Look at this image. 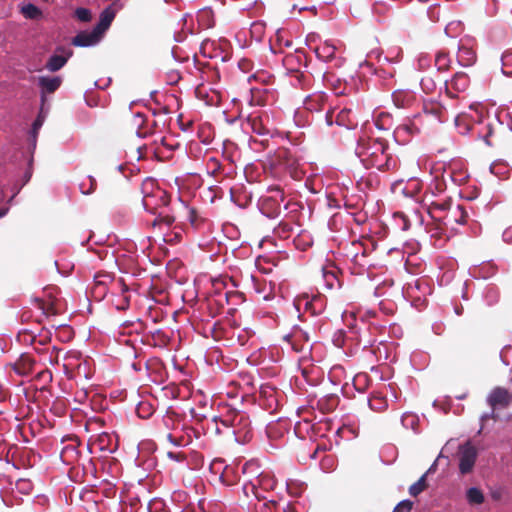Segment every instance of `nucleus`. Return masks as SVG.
Instances as JSON below:
<instances>
[{
	"mask_svg": "<svg viewBox=\"0 0 512 512\" xmlns=\"http://www.w3.org/2000/svg\"><path fill=\"white\" fill-rule=\"evenodd\" d=\"M115 15L116 12L112 9L111 6L106 7L100 13L99 21L94 28L101 36H103L104 33L109 29L112 21L115 18Z\"/></svg>",
	"mask_w": 512,
	"mask_h": 512,
	"instance_id": "nucleus-13",
	"label": "nucleus"
},
{
	"mask_svg": "<svg viewBox=\"0 0 512 512\" xmlns=\"http://www.w3.org/2000/svg\"><path fill=\"white\" fill-rule=\"evenodd\" d=\"M249 122L251 124L252 130L254 133H256L260 136H265V135L270 134L269 130L261 125L260 120L257 117L250 118Z\"/></svg>",
	"mask_w": 512,
	"mask_h": 512,
	"instance_id": "nucleus-25",
	"label": "nucleus"
},
{
	"mask_svg": "<svg viewBox=\"0 0 512 512\" xmlns=\"http://www.w3.org/2000/svg\"><path fill=\"white\" fill-rule=\"evenodd\" d=\"M167 439H168V441H169L172 445H174V446H176V447L183 446V437L176 438V437H174L171 433H169V434L167 435Z\"/></svg>",
	"mask_w": 512,
	"mask_h": 512,
	"instance_id": "nucleus-36",
	"label": "nucleus"
},
{
	"mask_svg": "<svg viewBox=\"0 0 512 512\" xmlns=\"http://www.w3.org/2000/svg\"><path fill=\"white\" fill-rule=\"evenodd\" d=\"M144 123V116L141 113L135 114V124L140 127Z\"/></svg>",
	"mask_w": 512,
	"mask_h": 512,
	"instance_id": "nucleus-40",
	"label": "nucleus"
},
{
	"mask_svg": "<svg viewBox=\"0 0 512 512\" xmlns=\"http://www.w3.org/2000/svg\"><path fill=\"white\" fill-rule=\"evenodd\" d=\"M295 9H298L299 11H304V10H314L315 7L312 6V7H306V6H303V7H298L297 5H293L292 6V10H295Z\"/></svg>",
	"mask_w": 512,
	"mask_h": 512,
	"instance_id": "nucleus-44",
	"label": "nucleus"
},
{
	"mask_svg": "<svg viewBox=\"0 0 512 512\" xmlns=\"http://www.w3.org/2000/svg\"><path fill=\"white\" fill-rule=\"evenodd\" d=\"M75 16L82 22H88L91 20V11L87 8H77L75 10Z\"/></svg>",
	"mask_w": 512,
	"mask_h": 512,
	"instance_id": "nucleus-30",
	"label": "nucleus"
},
{
	"mask_svg": "<svg viewBox=\"0 0 512 512\" xmlns=\"http://www.w3.org/2000/svg\"><path fill=\"white\" fill-rule=\"evenodd\" d=\"M373 56L377 57L380 59V52L379 51H371L369 54H368V57L369 58H372Z\"/></svg>",
	"mask_w": 512,
	"mask_h": 512,
	"instance_id": "nucleus-48",
	"label": "nucleus"
},
{
	"mask_svg": "<svg viewBox=\"0 0 512 512\" xmlns=\"http://www.w3.org/2000/svg\"><path fill=\"white\" fill-rule=\"evenodd\" d=\"M368 405L372 410L379 411L386 407V401L383 397L373 396L368 399Z\"/></svg>",
	"mask_w": 512,
	"mask_h": 512,
	"instance_id": "nucleus-27",
	"label": "nucleus"
},
{
	"mask_svg": "<svg viewBox=\"0 0 512 512\" xmlns=\"http://www.w3.org/2000/svg\"><path fill=\"white\" fill-rule=\"evenodd\" d=\"M393 52L395 53L394 56H385L383 60L389 63H398L400 61L402 52L400 49H395Z\"/></svg>",
	"mask_w": 512,
	"mask_h": 512,
	"instance_id": "nucleus-34",
	"label": "nucleus"
},
{
	"mask_svg": "<svg viewBox=\"0 0 512 512\" xmlns=\"http://www.w3.org/2000/svg\"><path fill=\"white\" fill-rule=\"evenodd\" d=\"M424 112L426 115L434 117L440 123L445 122L448 119L447 109L437 101L425 104Z\"/></svg>",
	"mask_w": 512,
	"mask_h": 512,
	"instance_id": "nucleus-11",
	"label": "nucleus"
},
{
	"mask_svg": "<svg viewBox=\"0 0 512 512\" xmlns=\"http://www.w3.org/2000/svg\"><path fill=\"white\" fill-rule=\"evenodd\" d=\"M36 143H37V135L35 133L30 134V145H31L32 149H35Z\"/></svg>",
	"mask_w": 512,
	"mask_h": 512,
	"instance_id": "nucleus-42",
	"label": "nucleus"
},
{
	"mask_svg": "<svg viewBox=\"0 0 512 512\" xmlns=\"http://www.w3.org/2000/svg\"><path fill=\"white\" fill-rule=\"evenodd\" d=\"M392 101L397 108H409L416 101L414 92L408 89H399L392 93Z\"/></svg>",
	"mask_w": 512,
	"mask_h": 512,
	"instance_id": "nucleus-9",
	"label": "nucleus"
},
{
	"mask_svg": "<svg viewBox=\"0 0 512 512\" xmlns=\"http://www.w3.org/2000/svg\"><path fill=\"white\" fill-rule=\"evenodd\" d=\"M455 313H456L457 315H460V314H461V309L456 308V309H455Z\"/></svg>",
	"mask_w": 512,
	"mask_h": 512,
	"instance_id": "nucleus-53",
	"label": "nucleus"
},
{
	"mask_svg": "<svg viewBox=\"0 0 512 512\" xmlns=\"http://www.w3.org/2000/svg\"><path fill=\"white\" fill-rule=\"evenodd\" d=\"M488 418H496L495 410L491 409V412L485 413L481 416V420H486Z\"/></svg>",
	"mask_w": 512,
	"mask_h": 512,
	"instance_id": "nucleus-41",
	"label": "nucleus"
},
{
	"mask_svg": "<svg viewBox=\"0 0 512 512\" xmlns=\"http://www.w3.org/2000/svg\"><path fill=\"white\" fill-rule=\"evenodd\" d=\"M276 506V503L273 501L263 502L260 506V512H272V508Z\"/></svg>",
	"mask_w": 512,
	"mask_h": 512,
	"instance_id": "nucleus-37",
	"label": "nucleus"
},
{
	"mask_svg": "<svg viewBox=\"0 0 512 512\" xmlns=\"http://www.w3.org/2000/svg\"><path fill=\"white\" fill-rule=\"evenodd\" d=\"M142 407H143V404H142V405H141V407L138 409V413H139V416H140L141 418H144L145 416H144V415H142V414H141V412H140V410H141V408H142Z\"/></svg>",
	"mask_w": 512,
	"mask_h": 512,
	"instance_id": "nucleus-51",
	"label": "nucleus"
},
{
	"mask_svg": "<svg viewBox=\"0 0 512 512\" xmlns=\"http://www.w3.org/2000/svg\"><path fill=\"white\" fill-rule=\"evenodd\" d=\"M264 24L261 22H254L251 25L250 32L252 36L257 40L260 41L262 39V35L264 33Z\"/></svg>",
	"mask_w": 512,
	"mask_h": 512,
	"instance_id": "nucleus-28",
	"label": "nucleus"
},
{
	"mask_svg": "<svg viewBox=\"0 0 512 512\" xmlns=\"http://www.w3.org/2000/svg\"><path fill=\"white\" fill-rule=\"evenodd\" d=\"M436 210H445V205L444 204H437L435 205L433 208H432V213H434Z\"/></svg>",
	"mask_w": 512,
	"mask_h": 512,
	"instance_id": "nucleus-46",
	"label": "nucleus"
},
{
	"mask_svg": "<svg viewBox=\"0 0 512 512\" xmlns=\"http://www.w3.org/2000/svg\"><path fill=\"white\" fill-rule=\"evenodd\" d=\"M450 86L456 91H465L469 86V78L465 73H456L450 82Z\"/></svg>",
	"mask_w": 512,
	"mask_h": 512,
	"instance_id": "nucleus-18",
	"label": "nucleus"
},
{
	"mask_svg": "<svg viewBox=\"0 0 512 512\" xmlns=\"http://www.w3.org/2000/svg\"><path fill=\"white\" fill-rule=\"evenodd\" d=\"M449 27H450V25L446 26V28H445V32H446L447 34H448Z\"/></svg>",
	"mask_w": 512,
	"mask_h": 512,
	"instance_id": "nucleus-55",
	"label": "nucleus"
},
{
	"mask_svg": "<svg viewBox=\"0 0 512 512\" xmlns=\"http://www.w3.org/2000/svg\"><path fill=\"white\" fill-rule=\"evenodd\" d=\"M502 73L512 76V50L505 51L501 56Z\"/></svg>",
	"mask_w": 512,
	"mask_h": 512,
	"instance_id": "nucleus-21",
	"label": "nucleus"
},
{
	"mask_svg": "<svg viewBox=\"0 0 512 512\" xmlns=\"http://www.w3.org/2000/svg\"><path fill=\"white\" fill-rule=\"evenodd\" d=\"M467 212L461 205L450 208L444 218L441 219L444 225H449L452 222L463 225L466 223Z\"/></svg>",
	"mask_w": 512,
	"mask_h": 512,
	"instance_id": "nucleus-12",
	"label": "nucleus"
},
{
	"mask_svg": "<svg viewBox=\"0 0 512 512\" xmlns=\"http://www.w3.org/2000/svg\"><path fill=\"white\" fill-rule=\"evenodd\" d=\"M413 507V502L410 500H402L397 504L394 511L395 512H410Z\"/></svg>",
	"mask_w": 512,
	"mask_h": 512,
	"instance_id": "nucleus-31",
	"label": "nucleus"
},
{
	"mask_svg": "<svg viewBox=\"0 0 512 512\" xmlns=\"http://www.w3.org/2000/svg\"><path fill=\"white\" fill-rule=\"evenodd\" d=\"M401 421H402L403 426H405V427L410 426L413 428L414 423L416 422V416L413 414L405 413V414H403Z\"/></svg>",
	"mask_w": 512,
	"mask_h": 512,
	"instance_id": "nucleus-33",
	"label": "nucleus"
},
{
	"mask_svg": "<svg viewBox=\"0 0 512 512\" xmlns=\"http://www.w3.org/2000/svg\"><path fill=\"white\" fill-rule=\"evenodd\" d=\"M72 51L69 49H65L59 47L56 49L55 53H53L45 64V68L50 72H57L61 68H63L69 58L72 56Z\"/></svg>",
	"mask_w": 512,
	"mask_h": 512,
	"instance_id": "nucleus-7",
	"label": "nucleus"
},
{
	"mask_svg": "<svg viewBox=\"0 0 512 512\" xmlns=\"http://www.w3.org/2000/svg\"><path fill=\"white\" fill-rule=\"evenodd\" d=\"M9 211L8 207H2L0 208V218L4 217Z\"/></svg>",
	"mask_w": 512,
	"mask_h": 512,
	"instance_id": "nucleus-47",
	"label": "nucleus"
},
{
	"mask_svg": "<svg viewBox=\"0 0 512 512\" xmlns=\"http://www.w3.org/2000/svg\"><path fill=\"white\" fill-rule=\"evenodd\" d=\"M324 96L322 94H315L308 96L304 101V108L310 112H319L322 110Z\"/></svg>",
	"mask_w": 512,
	"mask_h": 512,
	"instance_id": "nucleus-16",
	"label": "nucleus"
},
{
	"mask_svg": "<svg viewBox=\"0 0 512 512\" xmlns=\"http://www.w3.org/2000/svg\"><path fill=\"white\" fill-rule=\"evenodd\" d=\"M477 458V451L470 443L462 445L459 449V470L461 474L472 471Z\"/></svg>",
	"mask_w": 512,
	"mask_h": 512,
	"instance_id": "nucleus-6",
	"label": "nucleus"
},
{
	"mask_svg": "<svg viewBox=\"0 0 512 512\" xmlns=\"http://www.w3.org/2000/svg\"><path fill=\"white\" fill-rule=\"evenodd\" d=\"M462 114H468V120L472 125L479 124L482 122L484 114L479 105H471L468 112Z\"/></svg>",
	"mask_w": 512,
	"mask_h": 512,
	"instance_id": "nucleus-20",
	"label": "nucleus"
},
{
	"mask_svg": "<svg viewBox=\"0 0 512 512\" xmlns=\"http://www.w3.org/2000/svg\"><path fill=\"white\" fill-rule=\"evenodd\" d=\"M387 148L382 139L361 138L357 142L355 154L366 168L389 171L396 168L397 159L387 153Z\"/></svg>",
	"mask_w": 512,
	"mask_h": 512,
	"instance_id": "nucleus-1",
	"label": "nucleus"
},
{
	"mask_svg": "<svg viewBox=\"0 0 512 512\" xmlns=\"http://www.w3.org/2000/svg\"><path fill=\"white\" fill-rule=\"evenodd\" d=\"M336 46L328 41H325L321 46L316 48L315 53L317 57L324 62L332 60L335 56Z\"/></svg>",
	"mask_w": 512,
	"mask_h": 512,
	"instance_id": "nucleus-15",
	"label": "nucleus"
},
{
	"mask_svg": "<svg viewBox=\"0 0 512 512\" xmlns=\"http://www.w3.org/2000/svg\"><path fill=\"white\" fill-rule=\"evenodd\" d=\"M156 198L159 199L162 206L168 205V196L164 192L158 191L151 195H145L142 200L143 206L146 211L152 214H157V218L153 221V225L164 223L166 226L169 227L174 223L175 217L165 213L164 211H158V209L160 208V204L154 203V200Z\"/></svg>",
	"mask_w": 512,
	"mask_h": 512,
	"instance_id": "nucleus-2",
	"label": "nucleus"
},
{
	"mask_svg": "<svg viewBox=\"0 0 512 512\" xmlns=\"http://www.w3.org/2000/svg\"><path fill=\"white\" fill-rule=\"evenodd\" d=\"M275 487V480L268 473H260L253 480L245 482L242 486L243 493L246 497L253 495L258 501L266 499L264 492Z\"/></svg>",
	"mask_w": 512,
	"mask_h": 512,
	"instance_id": "nucleus-3",
	"label": "nucleus"
},
{
	"mask_svg": "<svg viewBox=\"0 0 512 512\" xmlns=\"http://www.w3.org/2000/svg\"><path fill=\"white\" fill-rule=\"evenodd\" d=\"M89 179L91 180V188H92L93 185H94L95 180L92 178V176H89Z\"/></svg>",
	"mask_w": 512,
	"mask_h": 512,
	"instance_id": "nucleus-52",
	"label": "nucleus"
},
{
	"mask_svg": "<svg viewBox=\"0 0 512 512\" xmlns=\"http://www.w3.org/2000/svg\"><path fill=\"white\" fill-rule=\"evenodd\" d=\"M403 132L411 133V128L408 125H401V126H398L397 129L395 130V134H397V135H399Z\"/></svg>",
	"mask_w": 512,
	"mask_h": 512,
	"instance_id": "nucleus-39",
	"label": "nucleus"
},
{
	"mask_svg": "<svg viewBox=\"0 0 512 512\" xmlns=\"http://www.w3.org/2000/svg\"><path fill=\"white\" fill-rule=\"evenodd\" d=\"M467 500L470 504H481L484 501V495L480 489L471 487L466 493Z\"/></svg>",
	"mask_w": 512,
	"mask_h": 512,
	"instance_id": "nucleus-22",
	"label": "nucleus"
},
{
	"mask_svg": "<svg viewBox=\"0 0 512 512\" xmlns=\"http://www.w3.org/2000/svg\"><path fill=\"white\" fill-rule=\"evenodd\" d=\"M491 409L507 408L512 402V394L504 387H494L486 398Z\"/></svg>",
	"mask_w": 512,
	"mask_h": 512,
	"instance_id": "nucleus-5",
	"label": "nucleus"
},
{
	"mask_svg": "<svg viewBox=\"0 0 512 512\" xmlns=\"http://www.w3.org/2000/svg\"><path fill=\"white\" fill-rule=\"evenodd\" d=\"M43 122H44V120H43L40 116H38V117L34 120V122H33V124H32V129H31L30 134H34V133H35L36 135H38V131H39V130H40V128L42 127Z\"/></svg>",
	"mask_w": 512,
	"mask_h": 512,
	"instance_id": "nucleus-35",
	"label": "nucleus"
},
{
	"mask_svg": "<svg viewBox=\"0 0 512 512\" xmlns=\"http://www.w3.org/2000/svg\"><path fill=\"white\" fill-rule=\"evenodd\" d=\"M476 59L475 52L465 45L458 46L457 61L463 67H468L474 64Z\"/></svg>",
	"mask_w": 512,
	"mask_h": 512,
	"instance_id": "nucleus-14",
	"label": "nucleus"
},
{
	"mask_svg": "<svg viewBox=\"0 0 512 512\" xmlns=\"http://www.w3.org/2000/svg\"><path fill=\"white\" fill-rule=\"evenodd\" d=\"M165 2H168V0H164Z\"/></svg>",
	"mask_w": 512,
	"mask_h": 512,
	"instance_id": "nucleus-57",
	"label": "nucleus"
},
{
	"mask_svg": "<svg viewBox=\"0 0 512 512\" xmlns=\"http://www.w3.org/2000/svg\"><path fill=\"white\" fill-rule=\"evenodd\" d=\"M432 58L429 55L421 54L418 56L415 66L418 70L424 71L431 66Z\"/></svg>",
	"mask_w": 512,
	"mask_h": 512,
	"instance_id": "nucleus-26",
	"label": "nucleus"
},
{
	"mask_svg": "<svg viewBox=\"0 0 512 512\" xmlns=\"http://www.w3.org/2000/svg\"><path fill=\"white\" fill-rule=\"evenodd\" d=\"M435 466H436V461L431 465V467L428 469V471L418 479V481H416L409 487V493L411 496L416 497L424 491V489L426 487V483H425L426 475H427V473L433 471Z\"/></svg>",
	"mask_w": 512,
	"mask_h": 512,
	"instance_id": "nucleus-17",
	"label": "nucleus"
},
{
	"mask_svg": "<svg viewBox=\"0 0 512 512\" xmlns=\"http://www.w3.org/2000/svg\"><path fill=\"white\" fill-rule=\"evenodd\" d=\"M37 84L40 87L42 98L46 93L55 92L62 84V77L60 76H39Z\"/></svg>",
	"mask_w": 512,
	"mask_h": 512,
	"instance_id": "nucleus-10",
	"label": "nucleus"
},
{
	"mask_svg": "<svg viewBox=\"0 0 512 512\" xmlns=\"http://www.w3.org/2000/svg\"><path fill=\"white\" fill-rule=\"evenodd\" d=\"M454 121L459 133L462 135L468 134L473 129V125L468 120V114H459L455 117Z\"/></svg>",
	"mask_w": 512,
	"mask_h": 512,
	"instance_id": "nucleus-19",
	"label": "nucleus"
},
{
	"mask_svg": "<svg viewBox=\"0 0 512 512\" xmlns=\"http://www.w3.org/2000/svg\"><path fill=\"white\" fill-rule=\"evenodd\" d=\"M31 176H32L31 170H27L24 174V183H27L30 180Z\"/></svg>",
	"mask_w": 512,
	"mask_h": 512,
	"instance_id": "nucleus-45",
	"label": "nucleus"
},
{
	"mask_svg": "<svg viewBox=\"0 0 512 512\" xmlns=\"http://www.w3.org/2000/svg\"><path fill=\"white\" fill-rule=\"evenodd\" d=\"M509 232H510V231H508V230H507V231H505V232H504V234H503V237H504V238H506V236L508 235V233H509Z\"/></svg>",
	"mask_w": 512,
	"mask_h": 512,
	"instance_id": "nucleus-54",
	"label": "nucleus"
},
{
	"mask_svg": "<svg viewBox=\"0 0 512 512\" xmlns=\"http://www.w3.org/2000/svg\"><path fill=\"white\" fill-rule=\"evenodd\" d=\"M102 36L93 28L92 31H81L73 37L71 43L76 47H91L98 44Z\"/></svg>",
	"mask_w": 512,
	"mask_h": 512,
	"instance_id": "nucleus-8",
	"label": "nucleus"
},
{
	"mask_svg": "<svg viewBox=\"0 0 512 512\" xmlns=\"http://www.w3.org/2000/svg\"><path fill=\"white\" fill-rule=\"evenodd\" d=\"M16 489L23 494H29L32 490V483L27 479H19L16 482Z\"/></svg>",
	"mask_w": 512,
	"mask_h": 512,
	"instance_id": "nucleus-29",
	"label": "nucleus"
},
{
	"mask_svg": "<svg viewBox=\"0 0 512 512\" xmlns=\"http://www.w3.org/2000/svg\"><path fill=\"white\" fill-rule=\"evenodd\" d=\"M28 362H29V367H30L31 364H30V360L28 358H25V359L22 360V364L23 365H26V363H28Z\"/></svg>",
	"mask_w": 512,
	"mask_h": 512,
	"instance_id": "nucleus-49",
	"label": "nucleus"
},
{
	"mask_svg": "<svg viewBox=\"0 0 512 512\" xmlns=\"http://www.w3.org/2000/svg\"><path fill=\"white\" fill-rule=\"evenodd\" d=\"M421 85H422L423 87H427V88H429V86H430V85H432V86H433L434 84H433V81H432L431 79H424V78H423V79L421 80Z\"/></svg>",
	"mask_w": 512,
	"mask_h": 512,
	"instance_id": "nucleus-43",
	"label": "nucleus"
},
{
	"mask_svg": "<svg viewBox=\"0 0 512 512\" xmlns=\"http://www.w3.org/2000/svg\"><path fill=\"white\" fill-rule=\"evenodd\" d=\"M321 469L324 472H330L334 468V459L331 456H325L321 461Z\"/></svg>",
	"mask_w": 512,
	"mask_h": 512,
	"instance_id": "nucleus-32",
	"label": "nucleus"
},
{
	"mask_svg": "<svg viewBox=\"0 0 512 512\" xmlns=\"http://www.w3.org/2000/svg\"><path fill=\"white\" fill-rule=\"evenodd\" d=\"M167 456H168L169 459H171L173 461H176V462L183 461V456L180 453H175V452L169 451L167 453Z\"/></svg>",
	"mask_w": 512,
	"mask_h": 512,
	"instance_id": "nucleus-38",
	"label": "nucleus"
},
{
	"mask_svg": "<svg viewBox=\"0 0 512 512\" xmlns=\"http://www.w3.org/2000/svg\"><path fill=\"white\" fill-rule=\"evenodd\" d=\"M15 371L18 373V374H22L23 372L20 370V367H19V364L16 365L15 367Z\"/></svg>",
	"mask_w": 512,
	"mask_h": 512,
	"instance_id": "nucleus-50",
	"label": "nucleus"
},
{
	"mask_svg": "<svg viewBox=\"0 0 512 512\" xmlns=\"http://www.w3.org/2000/svg\"><path fill=\"white\" fill-rule=\"evenodd\" d=\"M22 14L28 19H36L41 15V11L32 3L24 4L21 7Z\"/></svg>",
	"mask_w": 512,
	"mask_h": 512,
	"instance_id": "nucleus-23",
	"label": "nucleus"
},
{
	"mask_svg": "<svg viewBox=\"0 0 512 512\" xmlns=\"http://www.w3.org/2000/svg\"><path fill=\"white\" fill-rule=\"evenodd\" d=\"M222 423L224 425H229L232 428V433L238 443H245L249 439L251 435V423L249 417L245 413H233L232 415L227 416Z\"/></svg>",
	"mask_w": 512,
	"mask_h": 512,
	"instance_id": "nucleus-4",
	"label": "nucleus"
},
{
	"mask_svg": "<svg viewBox=\"0 0 512 512\" xmlns=\"http://www.w3.org/2000/svg\"><path fill=\"white\" fill-rule=\"evenodd\" d=\"M137 136L142 137L139 131H137Z\"/></svg>",
	"mask_w": 512,
	"mask_h": 512,
	"instance_id": "nucleus-56",
	"label": "nucleus"
},
{
	"mask_svg": "<svg viewBox=\"0 0 512 512\" xmlns=\"http://www.w3.org/2000/svg\"><path fill=\"white\" fill-rule=\"evenodd\" d=\"M450 60L446 53L439 52L434 58V64L438 71L446 70L449 66Z\"/></svg>",
	"mask_w": 512,
	"mask_h": 512,
	"instance_id": "nucleus-24",
	"label": "nucleus"
}]
</instances>
